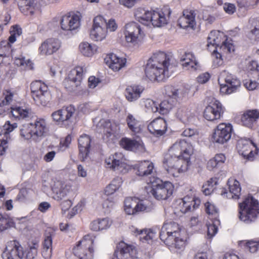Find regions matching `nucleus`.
<instances>
[{
    "instance_id": "nucleus-1",
    "label": "nucleus",
    "mask_w": 259,
    "mask_h": 259,
    "mask_svg": "<svg viewBox=\"0 0 259 259\" xmlns=\"http://www.w3.org/2000/svg\"><path fill=\"white\" fill-rule=\"evenodd\" d=\"M170 60V57L164 52L154 53L147 63L145 70L146 76L151 81H164L171 74L169 71L172 66Z\"/></svg>"
},
{
    "instance_id": "nucleus-2",
    "label": "nucleus",
    "mask_w": 259,
    "mask_h": 259,
    "mask_svg": "<svg viewBox=\"0 0 259 259\" xmlns=\"http://www.w3.org/2000/svg\"><path fill=\"white\" fill-rule=\"evenodd\" d=\"M239 219L246 224L254 222L259 213L258 202L252 196H248L239 204Z\"/></svg>"
},
{
    "instance_id": "nucleus-3",
    "label": "nucleus",
    "mask_w": 259,
    "mask_h": 259,
    "mask_svg": "<svg viewBox=\"0 0 259 259\" xmlns=\"http://www.w3.org/2000/svg\"><path fill=\"white\" fill-rule=\"evenodd\" d=\"M226 36L224 33L220 31H211L207 37V46L209 48L210 46L215 47V50L213 51V56L215 59L222 58V55L218 53L217 49L220 48V49L226 51L228 53H231L234 51V47L231 41V40H228L226 38L225 40L223 38Z\"/></svg>"
},
{
    "instance_id": "nucleus-4",
    "label": "nucleus",
    "mask_w": 259,
    "mask_h": 259,
    "mask_svg": "<svg viewBox=\"0 0 259 259\" xmlns=\"http://www.w3.org/2000/svg\"><path fill=\"white\" fill-rule=\"evenodd\" d=\"M163 164L167 172L176 177L187 170L188 160L167 153L164 157Z\"/></svg>"
},
{
    "instance_id": "nucleus-5",
    "label": "nucleus",
    "mask_w": 259,
    "mask_h": 259,
    "mask_svg": "<svg viewBox=\"0 0 259 259\" xmlns=\"http://www.w3.org/2000/svg\"><path fill=\"white\" fill-rule=\"evenodd\" d=\"M32 97L37 105L46 106L51 99L48 87L40 81L36 80L30 85Z\"/></svg>"
},
{
    "instance_id": "nucleus-6",
    "label": "nucleus",
    "mask_w": 259,
    "mask_h": 259,
    "mask_svg": "<svg viewBox=\"0 0 259 259\" xmlns=\"http://www.w3.org/2000/svg\"><path fill=\"white\" fill-rule=\"evenodd\" d=\"M220 92L224 94H230L235 92L240 87L241 82L236 77L223 70L218 78Z\"/></svg>"
},
{
    "instance_id": "nucleus-7",
    "label": "nucleus",
    "mask_w": 259,
    "mask_h": 259,
    "mask_svg": "<svg viewBox=\"0 0 259 259\" xmlns=\"http://www.w3.org/2000/svg\"><path fill=\"white\" fill-rule=\"evenodd\" d=\"M124 34L126 41L131 46H136L140 43L144 36L140 25L131 22L124 26Z\"/></svg>"
},
{
    "instance_id": "nucleus-8",
    "label": "nucleus",
    "mask_w": 259,
    "mask_h": 259,
    "mask_svg": "<svg viewBox=\"0 0 259 259\" xmlns=\"http://www.w3.org/2000/svg\"><path fill=\"white\" fill-rule=\"evenodd\" d=\"M174 186L169 182H162L156 184H153L149 192L152 195L158 200H166L172 194Z\"/></svg>"
},
{
    "instance_id": "nucleus-9",
    "label": "nucleus",
    "mask_w": 259,
    "mask_h": 259,
    "mask_svg": "<svg viewBox=\"0 0 259 259\" xmlns=\"http://www.w3.org/2000/svg\"><path fill=\"white\" fill-rule=\"evenodd\" d=\"M93 240L89 235L85 236L73 249L74 255L79 259H92Z\"/></svg>"
},
{
    "instance_id": "nucleus-10",
    "label": "nucleus",
    "mask_w": 259,
    "mask_h": 259,
    "mask_svg": "<svg viewBox=\"0 0 259 259\" xmlns=\"http://www.w3.org/2000/svg\"><path fill=\"white\" fill-rule=\"evenodd\" d=\"M165 94L168 98L159 104V113L164 115L168 113L172 108L179 98V91L172 86L167 85L165 88Z\"/></svg>"
},
{
    "instance_id": "nucleus-11",
    "label": "nucleus",
    "mask_w": 259,
    "mask_h": 259,
    "mask_svg": "<svg viewBox=\"0 0 259 259\" xmlns=\"http://www.w3.org/2000/svg\"><path fill=\"white\" fill-rule=\"evenodd\" d=\"M180 231L178 224L174 222H166L161 228L159 237L165 244H170L174 241V237L179 235Z\"/></svg>"
},
{
    "instance_id": "nucleus-12",
    "label": "nucleus",
    "mask_w": 259,
    "mask_h": 259,
    "mask_svg": "<svg viewBox=\"0 0 259 259\" xmlns=\"http://www.w3.org/2000/svg\"><path fill=\"white\" fill-rule=\"evenodd\" d=\"M237 148L241 155L250 161L253 160L254 154H257L258 150L251 140L245 138L238 140Z\"/></svg>"
},
{
    "instance_id": "nucleus-13",
    "label": "nucleus",
    "mask_w": 259,
    "mask_h": 259,
    "mask_svg": "<svg viewBox=\"0 0 259 259\" xmlns=\"http://www.w3.org/2000/svg\"><path fill=\"white\" fill-rule=\"evenodd\" d=\"M125 160V159L121 153H115L106 159L105 163L107 167L117 171V172L124 174L128 169Z\"/></svg>"
},
{
    "instance_id": "nucleus-14",
    "label": "nucleus",
    "mask_w": 259,
    "mask_h": 259,
    "mask_svg": "<svg viewBox=\"0 0 259 259\" xmlns=\"http://www.w3.org/2000/svg\"><path fill=\"white\" fill-rule=\"evenodd\" d=\"M193 147L191 145L185 140H180L176 142L170 147L168 153L187 160L193 153Z\"/></svg>"
},
{
    "instance_id": "nucleus-15",
    "label": "nucleus",
    "mask_w": 259,
    "mask_h": 259,
    "mask_svg": "<svg viewBox=\"0 0 259 259\" xmlns=\"http://www.w3.org/2000/svg\"><path fill=\"white\" fill-rule=\"evenodd\" d=\"M24 255L23 247L16 240L9 242L2 254L3 259H22Z\"/></svg>"
},
{
    "instance_id": "nucleus-16",
    "label": "nucleus",
    "mask_w": 259,
    "mask_h": 259,
    "mask_svg": "<svg viewBox=\"0 0 259 259\" xmlns=\"http://www.w3.org/2000/svg\"><path fill=\"white\" fill-rule=\"evenodd\" d=\"M106 20L101 16L96 17L94 19V24L90 31V37L96 40H102L107 34L106 30Z\"/></svg>"
},
{
    "instance_id": "nucleus-17",
    "label": "nucleus",
    "mask_w": 259,
    "mask_h": 259,
    "mask_svg": "<svg viewBox=\"0 0 259 259\" xmlns=\"http://www.w3.org/2000/svg\"><path fill=\"white\" fill-rule=\"evenodd\" d=\"M233 130L230 124L222 123L219 124L212 136L214 143L223 144L228 141L231 137Z\"/></svg>"
},
{
    "instance_id": "nucleus-18",
    "label": "nucleus",
    "mask_w": 259,
    "mask_h": 259,
    "mask_svg": "<svg viewBox=\"0 0 259 259\" xmlns=\"http://www.w3.org/2000/svg\"><path fill=\"white\" fill-rule=\"evenodd\" d=\"M74 112V107L69 106L53 112L52 117L54 121L58 123H61L69 125L72 122V118Z\"/></svg>"
},
{
    "instance_id": "nucleus-19",
    "label": "nucleus",
    "mask_w": 259,
    "mask_h": 259,
    "mask_svg": "<svg viewBox=\"0 0 259 259\" xmlns=\"http://www.w3.org/2000/svg\"><path fill=\"white\" fill-rule=\"evenodd\" d=\"M71 184L69 182L56 181L52 186V191L54 194V198L61 200L71 192Z\"/></svg>"
},
{
    "instance_id": "nucleus-20",
    "label": "nucleus",
    "mask_w": 259,
    "mask_h": 259,
    "mask_svg": "<svg viewBox=\"0 0 259 259\" xmlns=\"http://www.w3.org/2000/svg\"><path fill=\"white\" fill-rule=\"evenodd\" d=\"M171 14L169 9L165 8L160 11H152L151 23L154 27H160L166 25Z\"/></svg>"
},
{
    "instance_id": "nucleus-21",
    "label": "nucleus",
    "mask_w": 259,
    "mask_h": 259,
    "mask_svg": "<svg viewBox=\"0 0 259 259\" xmlns=\"http://www.w3.org/2000/svg\"><path fill=\"white\" fill-rule=\"evenodd\" d=\"M115 254L117 259H138L136 247L123 242L119 244Z\"/></svg>"
},
{
    "instance_id": "nucleus-22",
    "label": "nucleus",
    "mask_w": 259,
    "mask_h": 259,
    "mask_svg": "<svg viewBox=\"0 0 259 259\" xmlns=\"http://www.w3.org/2000/svg\"><path fill=\"white\" fill-rule=\"evenodd\" d=\"M223 113L221 104L216 101L206 107L203 116L206 120L213 121L220 119Z\"/></svg>"
},
{
    "instance_id": "nucleus-23",
    "label": "nucleus",
    "mask_w": 259,
    "mask_h": 259,
    "mask_svg": "<svg viewBox=\"0 0 259 259\" xmlns=\"http://www.w3.org/2000/svg\"><path fill=\"white\" fill-rule=\"evenodd\" d=\"M80 25L79 17L77 15H64L60 21L61 28L63 30L71 33L77 29Z\"/></svg>"
},
{
    "instance_id": "nucleus-24",
    "label": "nucleus",
    "mask_w": 259,
    "mask_h": 259,
    "mask_svg": "<svg viewBox=\"0 0 259 259\" xmlns=\"http://www.w3.org/2000/svg\"><path fill=\"white\" fill-rule=\"evenodd\" d=\"M30 127L33 129L35 142L39 141L48 131L45 120L41 118L37 119L33 123H30Z\"/></svg>"
},
{
    "instance_id": "nucleus-25",
    "label": "nucleus",
    "mask_w": 259,
    "mask_h": 259,
    "mask_svg": "<svg viewBox=\"0 0 259 259\" xmlns=\"http://www.w3.org/2000/svg\"><path fill=\"white\" fill-rule=\"evenodd\" d=\"M258 118L259 110H247L242 114L241 122L243 126L251 128L256 124Z\"/></svg>"
},
{
    "instance_id": "nucleus-26",
    "label": "nucleus",
    "mask_w": 259,
    "mask_h": 259,
    "mask_svg": "<svg viewBox=\"0 0 259 259\" xmlns=\"http://www.w3.org/2000/svg\"><path fill=\"white\" fill-rule=\"evenodd\" d=\"M166 121L161 118L153 120L148 125L150 133L156 137L163 135L166 132Z\"/></svg>"
},
{
    "instance_id": "nucleus-27",
    "label": "nucleus",
    "mask_w": 259,
    "mask_h": 259,
    "mask_svg": "<svg viewBox=\"0 0 259 259\" xmlns=\"http://www.w3.org/2000/svg\"><path fill=\"white\" fill-rule=\"evenodd\" d=\"M60 47V42L58 39L49 38L42 43L39 50L42 55H51L56 52Z\"/></svg>"
},
{
    "instance_id": "nucleus-28",
    "label": "nucleus",
    "mask_w": 259,
    "mask_h": 259,
    "mask_svg": "<svg viewBox=\"0 0 259 259\" xmlns=\"http://www.w3.org/2000/svg\"><path fill=\"white\" fill-rule=\"evenodd\" d=\"M195 15L196 14L193 10H184L183 16L178 20L180 26L183 28L190 27L193 29L195 25Z\"/></svg>"
},
{
    "instance_id": "nucleus-29",
    "label": "nucleus",
    "mask_w": 259,
    "mask_h": 259,
    "mask_svg": "<svg viewBox=\"0 0 259 259\" xmlns=\"http://www.w3.org/2000/svg\"><path fill=\"white\" fill-rule=\"evenodd\" d=\"M134 168L137 170V175L141 177H148L154 172L153 163L148 160L138 162Z\"/></svg>"
},
{
    "instance_id": "nucleus-30",
    "label": "nucleus",
    "mask_w": 259,
    "mask_h": 259,
    "mask_svg": "<svg viewBox=\"0 0 259 259\" xmlns=\"http://www.w3.org/2000/svg\"><path fill=\"white\" fill-rule=\"evenodd\" d=\"M78 141L79 156L81 160L83 161L89 153L91 140L90 136L84 135L80 136Z\"/></svg>"
},
{
    "instance_id": "nucleus-31",
    "label": "nucleus",
    "mask_w": 259,
    "mask_h": 259,
    "mask_svg": "<svg viewBox=\"0 0 259 259\" xmlns=\"http://www.w3.org/2000/svg\"><path fill=\"white\" fill-rule=\"evenodd\" d=\"M228 183L229 191H227L225 189H223L221 191V195L224 197L228 198L238 199L241 191L239 182L235 180L233 182L232 184H231L230 181H229Z\"/></svg>"
},
{
    "instance_id": "nucleus-32",
    "label": "nucleus",
    "mask_w": 259,
    "mask_h": 259,
    "mask_svg": "<svg viewBox=\"0 0 259 259\" xmlns=\"http://www.w3.org/2000/svg\"><path fill=\"white\" fill-rule=\"evenodd\" d=\"M18 6L25 15H32L34 10L38 8V0H19Z\"/></svg>"
},
{
    "instance_id": "nucleus-33",
    "label": "nucleus",
    "mask_w": 259,
    "mask_h": 259,
    "mask_svg": "<svg viewBox=\"0 0 259 259\" xmlns=\"http://www.w3.org/2000/svg\"><path fill=\"white\" fill-rule=\"evenodd\" d=\"M135 16L137 21L144 25H148L151 23L152 11L139 8L136 10Z\"/></svg>"
},
{
    "instance_id": "nucleus-34",
    "label": "nucleus",
    "mask_w": 259,
    "mask_h": 259,
    "mask_svg": "<svg viewBox=\"0 0 259 259\" xmlns=\"http://www.w3.org/2000/svg\"><path fill=\"white\" fill-rule=\"evenodd\" d=\"M120 146L124 149L136 152L143 149V145L139 142L127 138H122L120 141Z\"/></svg>"
},
{
    "instance_id": "nucleus-35",
    "label": "nucleus",
    "mask_w": 259,
    "mask_h": 259,
    "mask_svg": "<svg viewBox=\"0 0 259 259\" xmlns=\"http://www.w3.org/2000/svg\"><path fill=\"white\" fill-rule=\"evenodd\" d=\"M111 223V221L108 218L98 219L91 222L90 227L94 231H99L108 229Z\"/></svg>"
},
{
    "instance_id": "nucleus-36",
    "label": "nucleus",
    "mask_w": 259,
    "mask_h": 259,
    "mask_svg": "<svg viewBox=\"0 0 259 259\" xmlns=\"http://www.w3.org/2000/svg\"><path fill=\"white\" fill-rule=\"evenodd\" d=\"M180 61L183 67H187L188 69L195 70L196 69L197 62H196L195 57L191 53H185L181 57Z\"/></svg>"
},
{
    "instance_id": "nucleus-37",
    "label": "nucleus",
    "mask_w": 259,
    "mask_h": 259,
    "mask_svg": "<svg viewBox=\"0 0 259 259\" xmlns=\"http://www.w3.org/2000/svg\"><path fill=\"white\" fill-rule=\"evenodd\" d=\"M143 91V88L140 86L129 87L125 90V97L130 102L137 100L140 97L141 93Z\"/></svg>"
},
{
    "instance_id": "nucleus-38",
    "label": "nucleus",
    "mask_w": 259,
    "mask_h": 259,
    "mask_svg": "<svg viewBox=\"0 0 259 259\" xmlns=\"http://www.w3.org/2000/svg\"><path fill=\"white\" fill-rule=\"evenodd\" d=\"M107 62L109 63V67L113 70L116 71L125 66L126 59L119 58L115 54H112L107 60Z\"/></svg>"
},
{
    "instance_id": "nucleus-39",
    "label": "nucleus",
    "mask_w": 259,
    "mask_h": 259,
    "mask_svg": "<svg viewBox=\"0 0 259 259\" xmlns=\"http://www.w3.org/2000/svg\"><path fill=\"white\" fill-rule=\"evenodd\" d=\"M119 130V126L115 123H111L110 121H105L104 125L103 138L107 140L111 137H114L115 134H118Z\"/></svg>"
},
{
    "instance_id": "nucleus-40",
    "label": "nucleus",
    "mask_w": 259,
    "mask_h": 259,
    "mask_svg": "<svg viewBox=\"0 0 259 259\" xmlns=\"http://www.w3.org/2000/svg\"><path fill=\"white\" fill-rule=\"evenodd\" d=\"M52 237L50 234L46 235L42 243V255L45 259L50 258L52 256Z\"/></svg>"
},
{
    "instance_id": "nucleus-41",
    "label": "nucleus",
    "mask_w": 259,
    "mask_h": 259,
    "mask_svg": "<svg viewBox=\"0 0 259 259\" xmlns=\"http://www.w3.org/2000/svg\"><path fill=\"white\" fill-rule=\"evenodd\" d=\"M11 112L12 116L18 119H24L29 116L30 110L28 108H23L19 106L11 107Z\"/></svg>"
},
{
    "instance_id": "nucleus-42",
    "label": "nucleus",
    "mask_w": 259,
    "mask_h": 259,
    "mask_svg": "<svg viewBox=\"0 0 259 259\" xmlns=\"http://www.w3.org/2000/svg\"><path fill=\"white\" fill-rule=\"evenodd\" d=\"M86 71L85 68H83L81 66H77L69 72L68 76L71 79L80 84L83 76Z\"/></svg>"
},
{
    "instance_id": "nucleus-43",
    "label": "nucleus",
    "mask_w": 259,
    "mask_h": 259,
    "mask_svg": "<svg viewBox=\"0 0 259 259\" xmlns=\"http://www.w3.org/2000/svg\"><path fill=\"white\" fill-rule=\"evenodd\" d=\"M38 246V243L36 241L29 243L25 252L24 251V255L23 257L25 259H34L37 254Z\"/></svg>"
},
{
    "instance_id": "nucleus-44",
    "label": "nucleus",
    "mask_w": 259,
    "mask_h": 259,
    "mask_svg": "<svg viewBox=\"0 0 259 259\" xmlns=\"http://www.w3.org/2000/svg\"><path fill=\"white\" fill-rule=\"evenodd\" d=\"M79 49L83 56L91 57L96 52L97 47L88 42H82L79 45Z\"/></svg>"
},
{
    "instance_id": "nucleus-45",
    "label": "nucleus",
    "mask_w": 259,
    "mask_h": 259,
    "mask_svg": "<svg viewBox=\"0 0 259 259\" xmlns=\"http://www.w3.org/2000/svg\"><path fill=\"white\" fill-rule=\"evenodd\" d=\"M122 183L121 178L117 177L114 178L105 189V194L110 195L113 194L121 186Z\"/></svg>"
},
{
    "instance_id": "nucleus-46",
    "label": "nucleus",
    "mask_w": 259,
    "mask_h": 259,
    "mask_svg": "<svg viewBox=\"0 0 259 259\" xmlns=\"http://www.w3.org/2000/svg\"><path fill=\"white\" fill-rule=\"evenodd\" d=\"M177 115L184 123L190 122L194 118V114L185 107L179 109Z\"/></svg>"
},
{
    "instance_id": "nucleus-47",
    "label": "nucleus",
    "mask_w": 259,
    "mask_h": 259,
    "mask_svg": "<svg viewBox=\"0 0 259 259\" xmlns=\"http://www.w3.org/2000/svg\"><path fill=\"white\" fill-rule=\"evenodd\" d=\"M137 206V198H126L124 200V210L128 214H135Z\"/></svg>"
},
{
    "instance_id": "nucleus-48",
    "label": "nucleus",
    "mask_w": 259,
    "mask_h": 259,
    "mask_svg": "<svg viewBox=\"0 0 259 259\" xmlns=\"http://www.w3.org/2000/svg\"><path fill=\"white\" fill-rule=\"evenodd\" d=\"M151 204L147 200H139L137 198L136 214L143 211L148 212L152 210Z\"/></svg>"
},
{
    "instance_id": "nucleus-49",
    "label": "nucleus",
    "mask_w": 259,
    "mask_h": 259,
    "mask_svg": "<svg viewBox=\"0 0 259 259\" xmlns=\"http://www.w3.org/2000/svg\"><path fill=\"white\" fill-rule=\"evenodd\" d=\"M11 45L8 40H3L0 44V56L8 57L11 54Z\"/></svg>"
},
{
    "instance_id": "nucleus-50",
    "label": "nucleus",
    "mask_w": 259,
    "mask_h": 259,
    "mask_svg": "<svg viewBox=\"0 0 259 259\" xmlns=\"http://www.w3.org/2000/svg\"><path fill=\"white\" fill-rule=\"evenodd\" d=\"M20 135L26 140L31 139L34 141L33 131L30 123L24 124L20 130Z\"/></svg>"
},
{
    "instance_id": "nucleus-51",
    "label": "nucleus",
    "mask_w": 259,
    "mask_h": 259,
    "mask_svg": "<svg viewBox=\"0 0 259 259\" xmlns=\"http://www.w3.org/2000/svg\"><path fill=\"white\" fill-rule=\"evenodd\" d=\"M126 121L129 128L132 131L135 133L138 132L139 131V122L133 115L128 114L126 117Z\"/></svg>"
},
{
    "instance_id": "nucleus-52",
    "label": "nucleus",
    "mask_w": 259,
    "mask_h": 259,
    "mask_svg": "<svg viewBox=\"0 0 259 259\" xmlns=\"http://www.w3.org/2000/svg\"><path fill=\"white\" fill-rule=\"evenodd\" d=\"M259 3V0H238L237 4L239 8L251 9L254 8Z\"/></svg>"
},
{
    "instance_id": "nucleus-53",
    "label": "nucleus",
    "mask_w": 259,
    "mask_h": 259,
    "mask_svg": "<svg viewBox=\"0 0 259 259\" xmlns=\"http://www.w3.org/2000/svg\"><path fill=\"white\" fill-rule=\"evenodd\" d=\"M80 84L79 83L69 78L68 76L63 81V85L65 88L70 92L75 90Z\"/></svg>"
},
{
    "instance_id": "nucleus-54",
    "label": "nucleus",
    "mask_w": 259,
    "mask_h": 259,
    "mask_svg": "<svg viewBox=\"0 0 259 259\" xmlns=\"http://www.w3.org/2000/svg\"><path fill=\"white\" fill-rule=\"evenodd\" d=\"M242 243H244L246 249L251 253H255L258 250L259 241L250 240L245 242H242Z\"/></svg>"
},
{
    "instance_id": "nucleus-55",
    "label": "nucleus",
    "mask_w": 259,
    "mask_h": 259,
    "mask_svg": "<svg viewBox=\"0 0 259 259\" xmlns=\"http://www.w3.org/2000/svg\"><path fill=\"white\" fill-rule=\"evenodd\" d=\"M180 234L176 237H174V239L172 243L166 245L168 246L174 247L179 249H184L185 246V241L182 238H180Z\"/></svg>"
},
{
    "instance_id": "nucleus-56",
    "label": "nucleus",
    "mask_w": 259,
    "mask_h": 259,
    "mask_svg": "<svg viewBox=\"0 0 259 259\" xmlns=\"http://www.w3.org/2000/svg\"><path fill=\"white\" fill-rule=\"evenodd\" d=\"M14 63L18 66H24L27 69H32V63L29 60H25L24 58H17L14 61Z\"/></svg>"
},
{
    "instance_id": "nucleus-57",
    "label": "nucleus",
    "mask_w": 259,
    "mask_h": 259,
    "mask_svg": "<svg viewBox=\"0 0 259 259\" xmlns=\"http://www.w3.org/2000/svg\"><path fill=\"white\" fill-rule=\"evenodd\" d=\"M136 231L140 235V239L142 241H149L151 240L154 236V234L152 232H149L147 230H141L139 231L137 229Z\"/></svg>"
},
{
    "instance_id": "nucleus-58",
    "label": "nucleus",
    "mask_w": 259,
    "mask_h": 259,
    "mask_svg": "<svg viewBox=\"0 0 259 259\" xmlns=\"http://www.w3.org/2000/svg\"><path fill=\"white\" fill-rule=\"evenodd\" d=\"M145 106L148 110L153 113L159 112V104L152 100L147 99Z\"/></svg>"
},
{
    "instance_id": "nucleus-59",
    "label": "nucleus",
    "mask_w": 259,
    "mask_h": 259,
    "mask_svg": "<svg viewBox=\"0 0 259 259\" xmlns=\"http://www.w3.org/2000/svg\"><path fill=\"white\" fill-rule=\"evenodd\" d=\"M10 220L7 216L0 214V232L5 230L10 226Z\"/></svg>"
},
{
    "instance_id": "nucleus-60",
    "label": "nucleus",
    "mask_w": 259,
    "mask_h": 259,
    "mask_svg": "<svg viewBox=\"0 0 259 259\" xmlns=\"http://www.w3.org/2000/svg\"><path fill=\"white\" fill-rule=\"evenodd\" d=\"M17 127V124L16 123L12 124L10 121H7L3 126V128L5 131V135L6 137H7V135Z\"/></svg>"
},
{
    "instance_id": "nucleus-61",
    "label": "nucleus",
    "mask_w": 259,
    "mask_h": 259,
    "mask_svg": "<svg viewBox=\"0 0 259 259\" xmlns=\"http://www.w3.org/2000/svg\"><path fill=\"white\" fill-rule=\"evenodd\" d=\"M250 39L258 41L259 40V22L257 23L253 29H252L249 34Z\"/></svg>"
},
{
    "instance_id": "nucleus-62",
    "label": "nucleus",
    "mask_w": 259,
    "mask_h": 259,
    "mask_svg": "<svg viewBox=\"0 0 259 259\" xmlns=\"http://www.w3.org/2000/svg\"><path fill=\"white\" fill-rule=\"evenodd\" d=\"M182 134L185 137L193 138L194 139H197L198 137L197 131L195 129L191 128H188L185 130Z\"/></svg>"
},
{
    "instance_id": "nucleus-63",
    "label": "nucleus",
    "mask_w": 259,
    "mask_h": 259,
    "mask_svg": "<svg viewBox=\"0 0 259 259\" xmlns=\"http://www.w3.org/2000/svg\"><path fill=\"white\" fill-rule=\"evenodd\" d=\"M213 185L211 181H208L207 183L202 187V191L205 195H208L213 190Z\"/></svg>"
},
{
    "instance_id": "nucleus-64",
    "label": "nucleus",
    "mask_w": 259,
    "mask_h": 259,
    "mask_svg": "<svg viewBox=\"0 0 259 259\" xmlns=\"http://www.w3.org/2000/svg\"><path fill=\"white\" fill-rule=\"evenodd\" d=\"M28 191L26 189H21L17 196V200L21 202H25L28 198Z\"/></svg>"
}]
</instances>
